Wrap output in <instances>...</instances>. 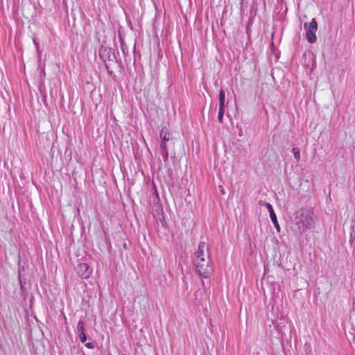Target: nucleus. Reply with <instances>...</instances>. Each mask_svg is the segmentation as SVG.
Masks as SVG:
<instances>
[{
  "mask_svg": "<svg viewBox=\"0 0 355 355\" xmlns=\"http://www.w3.org/2000/svg\"><path fill=\"white\" fill-rule=\"evenodd\" d=\"M306 31V38L309 43L315 42L317 38L315 32L318 29V24L315 18H313L310 23H305L304 25Z\"/></svg>",
  "mask_w": 355,
  "mask_h": 355,
  "instance_id": "4",
  "label": "nucleus"
},
{
  "mask_svg": "<svg viewBox=\"0 0 355 355\" xmlns=\"http://www.w3.org/2000/svg\"><path fill=\"white\" fill-rule=\"evenodd\" d=\"M196 272L202 278H209L213 273L214 266L209 257L193 259Z\"/></svg>",
  "mask_w": 355,
  "mask_h": 355,
  "instance_id": "3",
  "label": "nucleus"
},
{
  "mask_svg": "<svg viewBox=\"0 0 355 355\" xmlns=\"http://www.w3.org/2000/svg\"><path fill=\"white\" fill-rule=\"evenodd\" d=\"M78 334V337H79V339L81 341V343H85L87 340V336L85 334V332L80 333V334Z\"/></svg>",
  "mask_w": 355,
  "mask_h": 355,
  "instance_id": "16",
  "label": "nucleus"
},
{
  "mask_svg": "<svg viewBox=\"0 0 355 355\" xmlns=\"http://www.w3.org/2000/svg\"><path fill=\"white\" fill-rule=\"evenodd\" d=\"M76 330H77V333L78 334H80V333H83L84 332V322L83 320H80L77 324V327H76Z\"/></svg>",
  "mask_w": 355,
  "mask_h": 355,
  "instance_id": "13",
  "label": "nucleus"
},
{
  "mask_svg": "<svg viewBox=\"0 0 355 355\" xmlns=\"http://www.w3.org/2000/svg\"><path fill=\"white\" fill-rule=\"evenodd\" d=\"M225 92L223 89H220L219 92V109H225Z\"/></svg>",
  "mask_w": 355,
  "mask_h": 355,
  "instance_id": "10",
  "label": "nucleus"
},
{
  "mask_svg": "<svg viewBox=\"0 0 355 355\" xmlns=\"http://www.w3.org/2000/svg\"><path fill=\"white\" fill-rule=\"evenodd\" d=\"M98 55L101 59L104 62L108 74L112 77H115L116 76L112 68L116 64L117 60L112 49L101 45L99 49Z\"/></svg>",
  "mask_w": 355,
  "mask_h": 355,
  "instance_id": "2",
  "label": "nucleus"
},
{
  "mask_svg": "<svg viewBox=\"0 0 355 355\" xmlns=\"http://www.w3.org/2000/svg\"><path fill=\"white\" fill-rule=\"evenodd\" d=\"M350 239L349 241L352 242L355 239V214L352 216L351 223H350Z\"/></svg>",
  "mask_w": 355,
  "mask_h": 355,
  "instance_id": "9",
  "label": "nucleus"
},
{
  "mask_svg": "<svg viewBox=\"0 0 355 355\" xmlns=\"http://www.w3.org/2000/svg\"><path fill=\"white\" fill-rule=\"evenodd\" d=\"M119 38H120V42H121V49L123 52V53L125 55V54H128V46L125 45V44L124 43L122 37L121 35H119Z\"/></svg>",
  "mask_w": 355,
  "mask_h": 355,
  "instance_id": "11",
  "label": "nucleus"
},
{
  "mask_svg": "<svg viewBox=\"0 0 355 355\" xmlns=\"http://www.w3.org/2000/svg\"><path fill=\"white\" fill-rule=\"evenodd\" d=\"M292 152L293 153L294 157L297 162L300 160V151L298 148L294 147L292 149Z\"/></svg>",
  "mask_w": 355,
  "mask_h": 355,
  "instance_id": "12",
  "label": "nucleus"
},
{
  "mask_svg": "<svg viewBox=\"0 0 355 355\" xmlns=\"http://www.w3.org/2000/svg\"><path fill=\"white\" fill-rule=\"evenodd\" d=\"M76 270L78 272V274L83 278V279H87L89 277L92 272V269L90 268V266L87 263H80L78 264L77 267L76 268Z\"/></svg>",
  "mask_w": 355,
  "mask_h": 355,
  "instance_id": "6",
  "label": "nucleus"
},
{
  "mask_svg": "<svg viewBox=\"0 0 355 355\" xmlns=\"http://www.w3.org/2000/svg\"><path fill=\"white\" fill-rule=\"evenodd\" d=\"M224 113H225V109H219L218 114V120L219 123L223 122Z\"/></svg>",
  "mask_w": 355,
  "mask_h": 355,
  "instance_id": "15",
  "label": "nucleus"
},
{
  "mask_svg": "<svg viewBox=\"0 0 355 355\" xmlns=\"http://www.w3.org/2000/svg\"><path fill=\"white\" fill-rule=\"evenodd\" d=\"M33 42H34V44H35L37 51H39V43L36 41L35 39H33Z\"/></svg>",
  "mask_w": 355,
  "mask_h": 355,
  "instance_id": "18",
  "label": "nucleus"
},
{
  "mask_svg": "<svg viewBox=\"0 0 355 355\" xmlns=\"http://www.w3.org/2000/svg\"><path fill=\"white\" fill-rule=\"evenodd\" d=\"M169 132L165 127L162 128L159 132V137L162 139V144H166V141H169Z\"/></svg>",
  "mask_w": 355,
  "mask_h": 355,
  "instance_id": "8",
  "label": "nucleus"
},
{
  "mask_svg": "<svg viewBox=\"0 0 355 355\" xmlns=\"http://www.w3.org/2000/svg\"><path fill=\"white\" fill-rule=\"evenodd\" d=\"M207 257H209L208 245L205 242L201 241L198 245L197 251L193 254V259Z\"/></svg>",
  "mask_w": 355,
  "mask_h": 355,
  "instance_id": "5",
  "label": "nucleus"
},
{
  "mask_svg": "<svg viewBox=\"0 0 355 355\" xmlns=\"http://www.w3.org/2000/svg\"><path fill=\"white\" fill-rule=\"evenodd\" d=\"M161 147L163 149V157H164V161L166 162L168 160V153L166 144H162L161 145Z\"/></svg>",
  "mask_w": 355,
  "mask_h": 355,
  "instance_id": "14",
  "label": "nucleus"
},
{
  "mask_svg": "<svg viewBox=\"0 0 355 355\" xmlns=\"http://www.w3.org/2000/svg\"><path fill=\"white\" fill-rule=\"evenodd\" d=\"M264 205L266 207L267 209L269 211L270 219H271V220H272L275 227L276 228L277 232H279L280 231V226H279V225L278 223L277 216H276V214L275 213V211H274V209L272 208V206L270 203H268V202H265Z\"/></svg>",
  "mask_w": 355,
  "mask_h": 355,
  "instance_id": "7",
  "label": "nucleus"
},
{
  "mask_svg": "<svg viewBox=\"0 0 355 355\" xmlns=\"http://www.w3.org/2000/svg\"><path fill=\"white\" fill-rule=\"evenodd\" d=\"M313 211L311 208H302L295 213V224L292 229L295 232L302 233L313 227Z\"/></svg>",
  "mask_w": 355,
  "mask_h": 355,
  "instance_id": "1",
  "label": "nucleus"
},
{
  "mask_svg": "<svg viewBox=\"0 0 355 355\" xmlns=\"http://www.w3.org/2000/svg\"><path fill=\"white\" fill-rule=\"evenodd\" d=\"M85 347L88 349H94L95 345L93 343L89 342L85 343Z\"/></svg>",
  "mask_w": 355,
  "mask_h": 355,
  "instance_id": "17",
  "label": "nucleus"
},
{
  "mask_svg": "<svg viewBox=\"0 0 355 355\" xmlns=\"http://www.w3.org/2000/svg\"><path fill=\"white\" fill-rule=\"evenodd\" d=\"M123 246H124V248H126V244H125V243H124Z\"/></svg>",
  "mask_w": 355,
  "mask_h": 355,
  "instance_id": "19",
  "label": "nucleus"
}]
</instances>
